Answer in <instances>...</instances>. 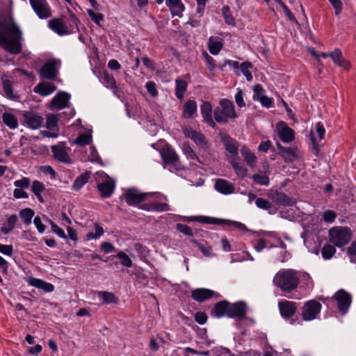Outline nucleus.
I'll list each match as a JSON object with an SVG mask.
<instances>
[{"label": "nucleus", "mask_w": 356, "mask_h": 356, "mask_svg": "<svg viewBox=\"0 0 356 356\" xmlns=\"http://www.w3.org/2000/svg\"><path fill=\"white\" fill-rule=\"evenodd\" d=\"M227 316L229 318H243L245 314V305L243 302L229 303Z\"/></svg>", "instance_id": "nucleus-23"}, {"label": "nucleus", "mask_w": 356, "mask_h": 356, "mask_svg": "<svg viewBox=\"0 0 356 356\" xmlns=\"http://www.w3.org/2000/svg\"><path fill=\"white\" fill-rule=\"evenodd\" d=\"M51 149L55 159L67 164L72 163L65 143L60 142L57 145H52Z\"/></svg>", "instance_id": "nucleus-13"}, {"label": "nucleus", "mask_w": 356, "mask_h": 356, "mask_svg": "<svg viewBox=\"0 0 356 356\" xmlns=\"http://www.w3.org/2000/svg\"><path fill=\"white\" fill-rule=\"evenodd\" d=\"M241 153L245 162L252 168H254L257 163L256 156L245 146L241 148Z\"/></svg>", "instance_id": "nucleus-31"}, {"label": "nucleus", "mask_w": 356, "mask_h": 356, "mask_svg": "<svg viewBox=\"0 0 356 356\" xmlns=\"http://www.w3.org/2000/svg\"><path fill=\"white\" fill-rule=\"evenodd\" d=\"M270 173V170L268 166H267L263 173L257 172L254 174L252 176V179L254 182L258 185L268 186L270 184V178L268 177Z\"/></svg>", "instance_id": "nucleus-30"}, {"label": "nucleus", "mask_w": 356, "mask_h": 356, "mask_svg": "<svg viewBox=\"0 0 356 356\" xmlns=\"http://www.w3.org/2000/svg\"><path fill=\"white\" fill-rule=\"evenodd\" d=\"M176 228L186 236H191L193 235L192 229L186 225L178 223L176 225Z\"/></svg>", "instance_id": "nucleus-59"}, {"label": "nucleus", "mask_w": 356, "mask_h": 356, "mask_svg": "<svg viewBox=\"0 0 356 356\" xmlns=\"http://www.w3.org/2000/svg\"><path fill=\"white\" fill-rule=\"evenodd\" d=\"M48 26L59 35H69L71 33L66 24L58 18L49 20Z\"/></svg>", "instance_id": "nucleus-20"}, {"label": "nucleus", "mask_w": 356, "mask_h": 356, "mask_svg": "<svg viewBox=\"0 0 356 356\" xmlns=\"http://www.w3.org/2000/svg\"><path fill=\"white\" fill-rule=\"evenodd\" d=\"M70 95L66 92H59L52 99L51 106L57 109H62L67 107L70 103Z\"/></svg>", "instance_id": "nucleus-19"}, {"label": "nucleus", "mask_w": 356, "mask_h": 356, "mask_svg": "<svg viewBox=\"0 0 356 356\" xmlns=\"http://www.w3.org/2000/svg\"><path fill=\"white\" fill-rule=\"evenodd\" d=\"M31 180L28 177H23L21 179L14 181V186L18 188H28L30 186Z\"/></svg>", "instance_id": "nucleus-57"}, {"label": "nucleus", "mask_w": 356, "mask_h": 356, "mask_svg": "<svg viewBox=\"0 0 356 356\" xmlns=\"http://www.w3.org/2000/svg\"><path fill=\"white\" fill-rule=\"evenodd\" d=\"M145 88L149 92V94L155 97L158 95V90L156 87V84L154 81H149L145 83Z\"/></svg>", "instance_id": "nucleus-62"}, {"label": "nucleus", "mask_w": 356, "mask_h": 356, "mask_svg": "<svg viewBox=\"0 0 356 356\" xmlns=\"http://www.w3.org/2000/svg\"><path fill=\"white\" fill-rule=\"evenodd\" d=\"M88 159L92 162L102 163L101 158L94 146H90L89 148Z\"/></svg>", "instance_id": "nucleus-55"}, {"label": "nucleus", "mask_w": 356, "mask_h": 356, "mask_svg": "<svg viewBox=\"0 0 356 356\" xmlns=\"http://www.w3.org/2000/svg\"><path fill=\"white\" fill-rule=\"evenodd\" d=\"M115 257L121 259V264L127 268L132 266L133 263L130 257L123 251H120L115 256Z\"/></svg>", "instance_id": "nucleus-49"}, {"label": "nucleus", "mask_w": 356, "mask_h": 356, "mask_svg": "<svg viewBox=\"0 0 356 356\" xmlns=\"http://www.w3.org/2000/svg\"><path fill=\"white\" fill-rule=\"evenodd\" d=\"M348 254L351 262L356 261V240L351 244L348 249Z\"/></svg>", "instance_id": "nucleus-64"}, {"label": "nucleus", "mask_w": 356, "mask_h": 356, "mask_svg": "<svg viewBox=\"0 0 356 356\" xmlns=\"http://www.w3.org/2000/svg\"><path fill=\"white\" fill-rule=\"evenodd\" d=\"M50 225L53 232L57 234V236H59L60 238L67 239V236L63 229L60 228L56 223H54L52 221L50 222Z\"/></svg>", "instance_id": "nucleus-63"}, {"label": "nucleus", "mask_w": 356, "mask_h": 356, "mask_svg": "<svg viewBox=\"0 0 356 356\" xmlns=\"http://www.w3.org/2000/svg\"><path fill=\"white\" fill-rule=\"evenodd\" d=\"M102 84L106 87L107 88H111L114 90V92H116V82L114 77L112 75H110L107 72H105L102 78Z\"/></svg>", "instance_id": "nucleus-43"}, {"label": "nucleus", "mask_w": 356, "mask_h": 356, "mask_svg": "<svg viewBox=\"0 0 356 356\" xmlns=\"http://www.w3.org/2000/svg\"><path fill=\"white\" fill-rule=\"evenodd\" d=\"M161 154L165 161V167H168L170 171L173 170L178 171L182 168L179 162L178 155L173 149L166 147L163 149Z\"/></svg>", "instance_id": "nucleus-8"}, {"label": "nucleus", "mask_w": 356, "mask_h": 356, "mask_svg": "<svg viewBox=\"0 0 356 356\" xmlns=\"http://www.w3.org/2000/svg\"><path fill=\"white\" fill-rule=\"evenodd\" d=\"M213 296L220 297V295L215 291L208 289H196L191 292V297L197 302H203Z\"/></svg>", "instance_id": "nucleus-21"}, {"label": "nucleus", "mask_w": 356, "mask_h": 356, "mask_svg": "<svg viewBox=\"0 0 356 356\" xmlns=\"http://www.w3.org/2000/svg\"><path fill=\"white\" fill-rule=\"evenodd\" d=\"M268 197L273 202L282 206H292L296 203L293 198L277 190H270L268 193Z\"/></svg>", "instance_id": "nucleus-15"}, {"label": "nucleus", "mask_w": 356, "mask_h": 356, "mask_svg": "<svg viewBox=\"0 0 356 356\" xmlns=\"http://www.w3.org/2000/svg\"><path fill=\"white\" fill-rule=\"evenodd\" d=\"M201 114L204 120L211 127L215 126V122L212 118V106L209 102H204L200 108Z\"/></svg>", "instance_id": "nucleus-27"}, {"label": "nucleus", "mask_w": 356, "mask_h": 356, "mask_svg": "<svg viewBox=\"0 0 356 356\" xmlns=\"http://www.w3.org/2000/svg\"><path fill=\"white\" fill-rule=\"evenodd\" d=\"M56 88L54 84L51 82H42L35 87L34 92L42 96H48L53 93Z\"/></svg>", "instance_id": "nucleus-28"}, {"label": "nucleus", "mask_w": 356, "mask_h": 356, "mask_svg": "<svg viewBox=\"0 0 356 356\" xmlns=\"http://www.w3.org/2000/svg\"><path fill=\"white\" fill-rule=\"evenodd\" d=\"M215 189L224 195L232 194L234 192V187L233 184L222 179H218L216 181Z\"/></svg>", "instance_id": "nucleus-26"}, {"label": "nucleus", "mask_w": 356, "mask_h": 356, "mask_svg": "<svg viewBox=\"0 0 356 356\" xmlns=\"http://www.w3.org/2000/svg\"><path fill=\"white\" fill-rule=\"evenodd\" d=\"M276 131L279 138L283 143H291L295 138L293 129L283 121H280L276 124Z\"/></svg>", "instance_id": "nucleus-14"}, {"label": "nucleus", "mask_w": 356, "mask_h": 356, "mask_svg": "<svg viewBox=\"0 0 356 356\" xmlns=\"http://www.w3.org/2000/svg\"><path fill=\"white\" fill-rule=\"evenodd\" d=\"M87 13L90 19L97 24H99L100 22L104 19V15L101 13H96L92 10L88 9Z\"/></svg>", "instance_id": "nucleus-60"}, {"label": "nucleus", "mask_w": 356, "mask_h": 356, "mask_svg": "<svg viewBox=\"0 0 356 356\" xmlns=\"http://www.w3.org/2000/svg\"><path fill=\"white\" fill-rule=\"evenodd\" d=\"M147 193H140L136 188L127 189L124 194L126 202L130 205L135 207L142 202L146 197Z\"/></svg>", "instance_id": "nucleus-16"}, {"label": "nucleus", "mask_w": 356, "mask_h": 356, "mask_svg": "<svg viewBox=\"0 0 356 356\" xmlns=\"http://www.w3.org/2000/svg\"><path fill=\"white\" fill-rule=\"evenodd\" d=\"M197 104L194 100H188L184 105L183 115L186 118H194L197 114Z\"/></svg>", "instance_id": "nucleus-32"}, {"label": "nucleus", "mask_w": 356, "mask_h": 356, "mask_svg": "<svg viewBox=\"0 0 356 356\" xmlns=\"http://www.w3.org/2000/svg\"><path fill=\"white\" fill-rule=\"evenodd\" d=\"M182 151L188 160H191V161H198V157L197 156L194 151L191 148V147L187 144H183Z\"/></svg>", "instance_id": "nucleus-51"}, {"label": "nucleus", "mask_w": 356, "mask_h": 356, "mask_svg": "<svg viewBox=\"0 0 356 356\" xmlns=\"http://www.w3.org/2000/svg\"><path fill=\"white\" fill-rule=\"evenodd\" d=\"M252 67L250 63L244 62L240 65V70L242 74L245 76L247 81H250L252 80V76L250 71V69Z\"/></svg>", "instance_id": "nucleus-48"}, {"label": "nucleus", "mask_w": 356, "mask_h": 356, "mask_svg": "<svg viewBox=\"0 0 356 356\" xmlns=\"http://www.w3.org/2000/svg\"><path fill=\"white\" fill-rule=\"evenodd\" d=\"M165 5L169 8L172 17H181L185 10V6L181 0H165Z\"/></svg>", "instance_id": "nucleus-22"}, {"label": "nucleus", "mask_w": 356, "mask_h": 356, "mask_svg": "<svg viewBox=\"0 0 356 356\" xmlns=\"http://www.w3.org/2000/svg\"><path fill=\"white\" fill-rule=\"evenodd\" d=\"M34 214L35 213L33 210L29 208L22 209L19 213L20 218L26 225H29L31 223Z\"/></svg>", "instance_id": "nucleus-44"}, {"label": "nucleus", "mask_w": 356, "mask_h": 356, "mask_svg": "<svg viewBox=\"0 0 356 356\" xmlns=\"http://www.w3.org/2000/svg\"><path fill=\"white\" fill-rule=\"evenodd\" d=\"M22 123L31 129H40L44 123V118L33 111H25L22 113Z\"/></svg>", "instance_id": "nucleus-7"}, {"label": "nucleus", "mask_w": 356, "mask_h": 356, "mask_svg": "<svg viewBox=\"0 0 356 356\" xmlns=\"http://www.w3.org/2000/svg\"><path fill=\"white\" fill-rule=\"evenodd\" d=\"M142 209L147 211H152L156 212L165 211L170 210L169 205L167 204L166 203L145 205L143 206Z\"/></svg>", "instance_id": "nucleus-45"}, {"label": "nucleus", "mask_w": 356, "mask_h": 356, "mask_svg": "<svg viewBox=\"0 0 356 356\" xmlns=\"http://www.w3.org/2000/svg\"><path fill=\"white\" fill-rule=\"evenodd\" d=\"M321 309V305L316 300L307 301L302 308V318L306 321L316 318Z\"/></svg>", "instance_id": "nucleus-11"}, {"label": "nucleus", "mask_w": 356, "mask_h": 356, "mask_svg": "<svg viewBox=\"0 0 356 356\" xmlns=\"http://www.w3.org/2000/svg\"><path fill=\"white\" fill-rule=\"evenodd\" d=\"M97 188L103 197H111L115 190V183L107 174L103 171L97 172L95 175Z\"/></svg>", "instance_id": "nucleus-4"}, {"label": "nucleus", "mask_w": 356, "mask_h": 356, "mask_svg": "<svg viewBox=\"0 0 356 356\" xmlns=\"http://www.w3.org/2000/svg\"><path fill=\"white\" fill-rule=\"evenodd\" d=\"M24 33L12 15H0V46L8 52L19 54L22 49Z\"/></svg>", "instance_id": "nucleus-1"}, {"label": "nucleus", "mask_w": 356, "mask_h": 356, "mask_svg": "<svg viewBox=\"0 0 356 356\" xmlns=\"http://www.w3.org/2000/svg\"><path fill=\"white\" fill-rule=\"evenodd\" d=\"M351 236L350 229L346 227H336L329 231L330 242L339 248L347 245L351 239Z\"/></svg>", "instance_id": "nucleus-5"}, {"label": "nucleus", "mask_w": 356, "mask_h": 356, "mask_svg": "<svg viewBox=\"0 0 356 356\" xmlns=\"http://www.w3.org/2000/svg\"><path fill=\"white\" fill-rule=\"evenodd\" d=\"M228 162L231 164L234 172L238 177L244 178L248 175V168L242 163L240 157L236 159H231V161Z\"/></svg>", "instance_id": "nucleus-29"}, {"label": "nucleus", "mask_w": 356, "mask_h": 356, "mask_svg": "<svg viewBox=\"0 0 356 356\" xmlns=\"http://www.w3.org/2000/svg\"><path fill=\"white\" fill-rule=\"evenodd\" d=\"M46 120V128L49 131L58 133L59 127L58 125V116L54 114H49L47 115Z\"/></svg>", "instance_id": "nucleus-38"}, {"label": "nucleus", "mask_w": 356, "mask_h": 356, "mask_svg": "<svg viewBox=\"0 0 356 356\" xmlns=\"http://www.w3.org/2000/svg\"><path fill=\"white\" fill-rule=\"evenodd\" d=\"M336 249L330 244L324 245L322 249V256L324 259H330L335 254Z\"/></svg>", "instance_id": "nucleus-52"}, {"label": "nucleus", "mask_w": 356, "mask_h": 356, "mask_svg": "<svg viewBox=\"0 0 356 356\" xmlns=\"http://www.w3.org/2000/svg\"><path fill=\"white\" fill-rule=\"evenodd\" d=\"M92 140L91 134L84 133L80 134L74 140V143L77 144L80 146H85L90 144Z\"/></svg>", "instance_id": "nucleus-46"}, {"label": "nucleus", "mask_w": 356, "mask_h": 356, "mask_svg": "<svg viewBox=\"0 0 356 356\" xmlns=\"http://www.w3.org/2000/svg\"><path fill=\"white\" fill-rule=\"evenodd\" d=\"M187 83L182 80H176V96L179 99H181L186 90Z\"/></svg>", "instance_id": "nucleus-47"}, {"label": "nucleus", "mask_w": 356, "mask_h": 356, "mask_svg": "<svg viewBox=\"0 0 356 356\" xmlns=\"http://www.w3.org/2000/svg\"><path fill=\"white\" fill-rule=\"evenodd\" d=\"M299 280L304 281L306 286L310 289L312 287L313 284L310 275L306 272L298 273Z\"/></svg>", "instance_id": "nucleus-58"}, {"label": "nucleus", "mask_w": 356, "mask_h": 356, "mask_svg": "<svg viewBox=\"0 0 356 356\" xmlns=\"http://www.w3.org/2000/svg\"><path fill=\"white\" fill-rule=\"evenodd\" d=\"M298 282V272L292 269L280 270L273 278L275 285L285 291H291L295 289Z\"/></svg>", "instance_id": "nucleus-2"}, {"label": "nucleus", "mask_w": 356, "mask_h": 356, "mask_svg": "<svg viewBox=\"0 0 356 356\" xmlns=\"http://www.w3.org/2000/svg\"><path fill=\"white\" fill-rule=\"evenodd\" d=\"M95 232H88L86 235V239L88 241L93 240V239H97L99 238L102 235L104 234V229L103 228L99 225L98 224H95Z\"/></svg>", "instance_id": "nucleus-50"}, {"label": "nucleus", "mask_w": 356, "mask_h": 356, "mask_svg": "<svg viewBox=\"0 0 356 356\" xmlns=\"http://www.w3.org/2000/svg\"><path fill=\"white\" fill-rule=\"evenodd\" d=\"M229 302L221 301L218 302L214 307L213 314L217 318H221L224 316H227Z\"/></svg>", "instance_id": "nucleus-37"}, {"label": "nucleus", "mask_w": 356, "mask_h": 356, "mask_svg": "<svg viewBox=\"0 0 356 356\" xmlns=\"http://www.w3.org/2000/svg\"><path fill=\"white\" fill-rule=\"evenodd\" d=\"M60 66V61L59 60H49L40 69V76L45 79H55L58 74Z\"/></svg>", "instance_id": "nucleus-9"}, {"label": "nucleus", "mask_w": 356, "mask_h": 356, "mask_svg": "<svg viewBox=\"0 0 356 356\" xmlns=\"http://www.w3.org/2000/svg\"><path fill=\"white\" fill-rule=\"evenodd\" d=\"M325 130L321 122H317L314 126V129L310 132V139L314 148H317L318 143L323 138Z\"/></svg>", "instance_id": "nucleus-24"}, {"label": "nucleus", "mask_w": 356, "mask_h": 356, "mask_svg": "<svg viewBox=\"0 0 356 356\" xmlns=\"http://www.w3.org/2000/svg\"><path fill=\"white\" fill-rule=\"evenodd\" d=\"M96 294L104 303L111 304L116 303L118 302L117 297L113 293L107 291H97Z\"/></svg>", "instance_id": "nucleus-42"}, {"label": "nucleus", "mask_w": 356, "mask_h": 356, "mask_svg": "<svg viewBox=\"0 0 356 356\" xmlns=\"http://www.w3.org/2000/svg\"><path fill=\"white\" fill-rule=\"evenodd\" d=\"M193 242L197 245L198 248L205 257H212L214 256L211 246L205 247L204 245L197 242V241H194Z\"/></svg>", "instance_id": "nucleus-54"}, {"label": "nucleus", "mask_w": 356, "mask_h": 356, "mask_svg": "<svg viewBox=\"0 0 356 356\" xmlns=\"http://www.w3.org/2000/svg\"><path fill=\"white\" fill-rule=\"evenodd\" d=\"M44 189L45 186L41 181L35 180L32 183L31 191L34 194L42 193Z\"/></svg>", "instance_id": "nucleus-61"}, {"label": "nucleus", "mask_w": 356, "mask_h": 356, "mask_svg": "<svg viewBox=\"0 0 356 356\" xmlns=\"http://www.w3.org/2000/svg\"><path fill=\"white\" fill-rule=\"evenodd\" d=\"M330 57L337 65L343 67L346 70L348 69V63H347L346 61L343 59L342 53L340 49H335L332 53H330Z\"/></svg>", "instance_id": "nucleus-36"}, {"label": "nucleus", "mask_w": 356, "mask_h": 356, "mask_svg": "<svg viewBox=\"0 0 356 356\" xmlns=\"http://www.w3.org/2000/svg\"><path fill=\"white\" fill-rule=\"evenodd\" d=\"M3 123L10 129H15L18 127V120L12 113L5 112L2 114Z\"/></svg>", "instance_id": "nucleus-35"}, {"label": "nucleus", "mask_w": 356, "mask_h": 356, "mask_svg": "<svg viewBox=\"0 0 356 356\" xmlns=\"http://www.w3.org/2000/svg\"><path fill=\"white\" fill-rule=\"evenodd\" d=\"M30 5L40 19H46L51 16V8L47 0H29Z\"/></svg>", "instance_id": "nucleus-6"}, {"label": "nucleus", "mask_w": 356, "mask_h": 356, "mask_svg": "<svg viewBox=\"0 0 356 356\" xmlns=\"http://www.w3.org/2000/svg\"><path fill=\"white\" fill-rule=\"evenodd\" d=\"M221 140L227 152V159L228 161H230L231 159H236L240 157L238 154V143L237 141L227 135L222 136Z\"/></svg>", "instance_id": "nucleus-10"}, {"label": "nucleus", "mask_w": 356, "mask_h": 356, "mask_svg": "<svg viewBox=\"0 0 356 356\" xmlns=\"http://www.w3.org/2000/svg\"><path fill=\"white\" fill-rule=\"evenodd\" d=\"M265 235L271 238L273 242L268 248H282V250L286 249V245L281 240L280 237L276 232H266Z\"/></svg>", "instance_id": "nucleus-34"}, {"label": "nucleus", "mask_w": 356, "mask_h": 356, "mask_svg": "<svg viewBox=\"0 0 356 356\" xmlns=\"http://www.w3.org/2000/svg\"><path fill=\"white\" fill-rule=\"evenodd\" d=\"M255 204L258 208L264 209V210H268V209H271V207H272L271 203L268 200H267L264 198H261V197L257 198L256 201H255Z\"/></svg>", "instance_id": "nucleus-56"}, {"label": "nucleus", "mask_w": 356, "mask_h": 356, "mask_svg": "<svg viewBox=\"0 0 356 356\" xmlns=\"http://www.w3.org/2000/svg\"><path fill=\"white\" fill-rule=\"evenodd\" d=\"M278 307L282 316L286 320H289L290 324H294L296 321L290 318L296 312V303L294 302L288 301L286 300H282L279 302Z\"/></svg>", "instance_id": "nucleus-12"}, {"label": "nucleus", "mask_w": 356, "mask_h": 356, "mask_svg": "<svg viewBox=\"0 0 356 356\" xmlns=\"http://www.w3.org/2000/svg\"><path fill=\"white\" fill-rule=\"evenodd\" d=\"M334 299L337 302L339 311L343 314H346L351 304V297L350 294L343 290H339L335 293Z\"/></svg>", "instance_id": "nucleus-17"}, {"label": "nucleus", "mask_w": 356, "mask_h": 356, "mask_svg": "<svg viewBox=\"0 0 356 356\" xmlns=\"http://www.w3.org/2000/svg\"><path fill=\"white\" fill-rule=\"evenodd\" d=\"M187 221H195V222H200L207 224H215L217 223V222L214 219H211L210 218L206 217V216H191L187 218Z\"/></svg>", "instance_id": "nucleus-53"}, {"label": "nucleus", "mask_w": 356, "mask_h": 356, "mask_svg": "<svg viewBox=\"0 0 356 356\" xmlns=\"http://www.w3.org/2000/svg\"><path fill=\"white\" fill-rule=\"evenodd\" d=\"M213 115L216 121L220 123H226L229 119L237 117L233 103L227 99L220 100V106L215 109Z\"/></svg>", "instance_id": "nucleus-3"}, {"label": "nucleus", "mask_w": 356, "mask_h": 356, "mask_svg": "<svg viewBox=\"0 0 356 356\" xmlns=\"http://www.w3.org/2000/svg\"><path fill=\"white\" fill-rule=\"evenodd\" d=\"M28 283L29 285L42 289L47 293L52 292L54 290V286L52 284L38 278L29 277Z\"/></svg>", "instance_id": "nucleus-25"}, {"label": "nucleus", "mask_w": 356, "mask_h": 356, "mask_svg": "<svg viewBox=\"0 0 356 356\" xmlns=\"http://www.w3.org/2000/svg\"><path fill=\"white\" fill-rule=\"evenodd\" d=\"M3 89L5 95L10 99H15L17 96L13 89V82L7 78L2 79Z\"/></svg>", "instance_id": "nucleus-39"}, {"label": "nucleus", "mask_w": 356, "mask_h": 356, "mask_svg": "<svg viewBox=\"0 0 356 356\" xmlns=\"http://www.w3.org/2000/svg\"><path fill=\"white\" fill-rule=\"evenodd\" d=\"M184 134L186 137L191 138L200 149H206L207 142L203 134L191 128H185L184 129Z\"/></svg>", "instance_id": "nucleus-18"}, {"label": "nucleus", "mask_w": 356, "mask_h": 356, "mask_svg": "<svg viewBox=\"0 0 356 356\" xmlns=\"http://www.w3.org/2000/svg\"><path fill=\"white\" fill-rule=\"evenodd\" d=\"M282 156L286 161H293L296 158V149L291 147H284L280 143L277 144Z\"/></svg>", "instance_id": "nucleus-33"}, {"label": "nucleus", "mask_w": 356, "mask_h": 356, "mask_svg": "<svg viewBox=\"0 0 356 356\" xmlns=\"http://www.w3.org/2000/svg\"><path fill=\"white\" fill-rule=\"evenodd\" d=\"M208 48L211 54L217 55L222 48V43L213 38H210L208 42Z\"/></svg>", "instance_id": "nucleus-40"}, {"label": "nucleus", "mask_w": 356, "mask_h": 356, "mask_svg": "<svg viewBox=\"0 0 356 356\" xmlns=\"http://www.w3.org/2000/svg\"><path fill=\"white\" fill-rule=\"evenodd\" d=\"M89 178L90 174L88 172L78 176L72 185V189L75 191L80 190L88 181Z\"/></svg>", "instance_id": "nucleus-41"}]
</instances>
